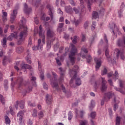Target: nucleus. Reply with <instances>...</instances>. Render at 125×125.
<instances>
[{
  "label": "nucleus",
  "mask_w": 125,
  "mask_h": 125,
  "mask_svg": "<svg viewBox=\"0 0 125 125\" xmlns=\"http://www.w3.org/2000/svg\"><path fill=\"white\" fill-rule=\"evenodd\" d=\"M115 51H116L117 52V54H116L117 58H119V54H120V50H119V49L118 48H116L115 49Z\"/></svg>",
  "instance_id": "53"
},
{
  "label": "nucleus",
  "mask_w": 125,
  "mask_h": 125,
  "mask_svg": "<svg viewBox=\"0 0 125 125\" xmlns=\"http://www.w3.org/2000/svg\"><path fill=\"white\" fill-rule=\"evenodd\" d=\"M72 73H75V75H72L73 77L71 78L69 82V84L71 87H75V86L73 85V83L74 80H76L77 79V73L76 72H73Z\"/></svg>",
  "instance_id": "14"
},
{
  "label": "nucleus",
  "mask_w": 125,
  "mask_h": 125,
  "mask_svg": "<svg viewBox=\"0 0 125 125\" xmlns=\"http://www.w3.org/2000/svg\"><path fill=\"white\" fill-rule=\"evenodd\" d=\"M113 76L116 78V79H118L119 78V73L118 71H115V74H113Z\"/></svg>",
  "instance_id": "52"
},
{
  "label": "nucleus",
  "mask_w": 125,
  "mask_h": 125,
  "mask_svg": "<svg viewBox=\"0 0 125 125\" xmlns=\"http://www.w3.org/2000/svg\"><path fill=\"white\" fill-rule=\"evenodd\" d=\"M119 86L120 88H115L116 90L117 91H119L121 93H122V94H125V91L123 90V88L125 87V82L123 81V80H119Z\"/></svg>",
  "instance_id": "2"
},
{
  "label": "nucleus",
  "mask_w": 125,
  "mask_h": 125,
  "mask_svg": "<svg viewBox=\"0 0 125 125\" xmlns=\"http://www.w3.org/2000/svg\"><path fill=\"white\" fill-rule=\"evenodd\" d=\"M105 54L108 62H111V63H113V62L115 61V60H114V59H112V58L110 57L109 50H108V49H106L105 51Z\"/></svg>",
  "instance_id": "9"
},
{
  "label": "nucleus",
  "mask_w": 125,
  "mask_h": 125,
  "mask_svg": "<svg viewBox=\"0 0 125 125\" xmlns=\"http://www.w3.org/2000/svg\"><path fill=\"white\" fill-rule=\"evenodd\" d=\"M81 50L82 51L80 53V56L84 59V58H85V56H86V54L88 53V51H87V49L85 48V47L83 46L81 48Z\"/></svg>",
  "instance_id": "5"
},
{
  "label": "nucleus",
  "mask_w": 125,
  "mask_h": 125,
  "mask_svg": "<svg viewBox=\"0 0 125 125\" xmlns=\"http://www.w3.org/2000/svg\"><path fill=\"white\" fill-rule=\"evenodd\" d=\"M65 10L67 13H71L72 11V7H71L70 6H66L65 8Z\"/></svg>",
  "instance_id": "26"
},
{
  "label": "nucleus",
  "mask_w": 125,
  "mask_h": 125,
  "mask_svg": "<svg viewBox=\"0 0 125 125\" xmlns=\"http://www.w3.org/2000/svg\"><path fill=\"white\" fill-rule=\"evenodd\" d=\"M75 72V73L73 72ZM79 72V66L78 65H74L72 69L69 71V74L71 77H73L76 73V76H78V72Z\"/></svg>",
  "instance_id": "4"
},
{
  "label": "nucleus",
  "mask_w": 125,
  "mask_h": 125,
  "mask_svg": "<svg viewBox=\"0 0 125 125\" xmlns=\"http://www.w3.org/2000/svg\"><path fill=\"white\" fill-rule=\"evenodd\" d=\"M8 27H9V25H6L4 28V33H7V30H8Z\"/></svg>",
  "instance_id": "60"
},
{
  "label": "nucleus",
  "mask_w": 125,
  "mask_h": 125,
  "mask_svg": "<svg viewBox=\"0 0 125 125\" xmlns=\"http://www.w3.org/2000/svg\"><path fill=\"white\" fill-rule=\"evenodd\" d=\"M47 48H50L51 47V40L48 39L46 42Z\"/></svg>",
  "instance_id": "33"
},
{
  "label": "nucleus",
  "mask_w": 125,
  "mask_h": 125,
  "mask_svg": "<svg viewBox=\"0 0 125 125\" xmlns=\"http://www.w3.org/2000/svg\"><path fill=\"white\" fill-rule=\"evenodd\" d=\"M16 15H17V10H14L13 14L11 15L10 21L11 24H13L15 22V19H16Z\"/></svg>",
  "instance_id": "6"
},
{
  "label": "nucleus",
  "mask_w": 125,
  "mask_h": 125,
  "mask_svg": "<svg viewBox=\"0 0 125 125\" xmlns=\"http://www.w3.org/2000/svg\"><path fill=\"white\" fill-rule=\"evenodd\" d=\"M51 84L53 88H55L57 91H60V87H59V85L58 82H51Z\"/></svg>",
  "instance_id": "13"
},
{
  "label": "nucleus",
  "mask_w": 125,
  "mask_h": 125,
  "mask_svg": "<svg viewBox=\"0 0 125 125\" xmlns=\"http://www.w3.org/2000/svg\"><path fill=\"white\" fill-rule=\"evenodd\" d=\"M24 11L25 13H26V14H29V13L32 11V9L31 8H28V5H27V3L24 4Z\"/></svg>",
  "instance_id": "16"
},
{
  "label": "nucleus",
  "mask_w": 125,
  "mask_h": 125,
  "mask_svg": "<svg viewBox=\"0 0 125 125\" xmlns=\"http://www.w3.org/2000/svg\"><path fill=\"white\" fill-rule=\"evenodd\" d=\"M118 46H124V41L119 39L117 42Z\"/></svg>",
  "instance_id": "30"
},
{
  "label": "nucleus",
  "mask_w": 125,
  "mask_h": 125,
  "mask_svg": "<svg viewBox=\"0 0 125 125\" xmlns=\"http://www.w3.org/2000/svg\"><path fill=\"white\" fill-rule=\"evenodd\" d=\"M94 60H95V62L96 64V70L97 71V70H98V69H99L100 68V67H101V64H102V62L101 61V59H98L97 58H95L94 59Z\"/></svg>",
  "instance_id": "8"
},
{
  "label": "nucleus",
  "mask_w": 125,
  "mask_h": 125,
  "mask_svg": "<svg viewBox=\"0 0 125 125\" xmlns=\"http://www.w3.org/2000/svg\"><path fill=\"white\" fill-rule=\"evenodd\" d=\"M34 21L35 22L36 25H38V24H39V20L37 18H34Z\"/></svg>",
  "instance_id": "63"
},
{
  "label": "nucleus",
  "mask_w": 125,
  "mask_h": 125,
  "mask_svg": "<svg viewBox=\"0 0 125 125\" xmlns=\"http://www.w3.org/2000/svg\"><path fill=\"white\" fill-rule=\"evenodd\" d=\"M33 117H38V111L37 110H34L32 113Z\"/></svg>",
  "instance_id": "43"
},
{
  "label": "nucleus",
  "mask_w": 125,
  "mask_h": 125,
  "mask_svg": "<svg viewBox=\"0 0 125 125\" xmlns=\"http://www.w3.org/2000/svg\"><path fill=\"white\" fill-rule=\"evenodd\" d=\"M90 117L92 119H94L96 117V112H92L91 113Z\"/></svg>",
  "instance_id": "41"
},
{
  "label": "nucleus",
  "mask_w": 125,
  "mask_h": 125,
  "mask_svg": "<svg viewBox=\"0 0 125 125\" xmlns=\"http://www.w3.org/2000/svg\"><path fill=\"white\" fill-rule=\"evenodd\" d=\"M72 118H73V115H72V112L70 111L68 113V120H69V121H71L72 120Z\"/></svg>",
  "instance_id": "48"
},
{
  "label": "nucleus",
  "mask_w": 125,
  "mask_h": 125,
  "mask_svg": "<svg viewBox=\"0 0 125 125\" xmlns=\"http://www.w3.org/2000/svg\"><path fill=\"white\" fill-rule=\"evenodd\" d=\"M41 43H42V40L41 39H39L38 40V44L37 46V47L38 48V49H39V48L40 47V45H41Z\"/></svg>",
  "instance_id": "57"
},
{
  "label": "nucleus",
  "mask_w": 125,
  "mask_h": 125,
  "mask_svg": "<svg viewBox=\"0 0 125 125\" xmlns=\"http://www.w3.org/2000/svg\"><path fill=\"white\" fill-rule=\"evenodd\" d=\"M40 74V79L42 80V81H43V80H44V75L43 74V72L41 71Z\"/></svg>",
  "instance_id": "40"
},
{
  "label": "nucleus",
  "mask_w": 125,
  "mask_h": 125,
  "mask_svg": "<svg viewBox=\"0 0 125 125\" xmlns=\"http://www.w3.org/2000/svg\"><path fill=\"white\" fill-rule=\"evenodd\" d=\"M25 105V103L23 101L19 102L17 101L16 102V104L15 105V107L16 110L23 109H24V106Z\"/></svg>",
  "instance_id": "3"
},
{
  "label": "nucleus",
  "mask_w": 125,
  "mask_h": 125,
  "mask_svg": "<svg viewBox=\"0 0 125 125\" xmlns=\"http://www.w3.org/2000/svg\"><path fill=\"white\" fill-rule=\"evenodd\" d=\"M43 87L44 89H48V87H47V84L45 83H43Z\"/></svg>",
  "instance_id": "61"
},
{
  "label": "nucleus",
  "mask_w": 125,
  "mask_h": 125,
  "mask_svg": "<svg viewBox=\"0 0 125 125\" xmlns=\"http://www.w3.org/2000/svg\"><path fill=\"white\" fill-rule=\"evenodd\" d=\"M54 36H55V33H54V32L50 30V29L47 30V37L48 40L53 38Z\"/></svg>",
  "instance_id": "11"
},
{
  "label": "nucleus",
  "mask_w": 125,
  "mask_h": 125,
  "mask_svg": "<svg viewBox=\"0 0 125 125\" xmlns=\"http://www.w3.org/2000/svg\"><path fill=\"white\" fill-rule=\"evenodd\" d=\"M71 51H72L73 52H77V48L74 45H72V47L71 48Z\"/></svg>",
  "instance_id": "50"
},
{
  "label": "nucleus",
  "mask_w": 125,
  "mask_h": 125,
  "mask_svg": "<svg viewBox=\"0 0 125 125\" xmlns=\"http://www.w3.org/2000/svg\"><path fill=\"white\" fill-rule=\"evenodd\" d=\"M102 91H105L106 89H107V85H106V83H107V82L105 81V78H103L102 77Z\"/></svg>",
  "instance_id": "10"
},
{
  "label": "nucleus",
  "mask_w": 125,
  "mask_h": 125,
  "mask_svg": "<svg viewBox=\"0 0 125 125\" xmlns=\"http://www.w3.org/2000/svg\"><path fill=\"white\" fill-rule=\"evenodd\" d=\"M75 80H76L75 84L76 85H81V84H82V82L81 81V79L77 78V77H76V79Z\"/></svg>",
  "instance_id": "28"
},
{
  "label": "nucleus",
  "mask_w": 125,
  "mask_h": 125,
  "mask_svg": "<svg viewBox=\"0 0 125 125\" xmlns=\"http://www.w3.org/2000/svg\"><path fill=\"white\" fill-rule=\"evenodd\" d=\"M56 62H57V63L59 66H61L62 65L61 62H60V61H59V60L56 59Z\"/></svg>",
  "instance_id": "64"
},
{
  "label": "nucleus",
  "mask_w": 125,
  "mask_h": 125,
  "mask_svg": "<svg viewBox=\"0 0 125 125\" xmlns=\"http://www.w3.org/2000/svg\"><path fill=\"white\" fill-rule=\"evenodd\" d=\"M95 104V102H94V101H91V104L90 106V109H92V108H93L94 107Z\"/></svg>",
  "instance_id": "49"
},
{
  "label": "nucleus",
  "mask_w": 125,
  "mask_h": 125,
  "mask_svg": "<svg viewBox=\"0 0 125 125\" xmlns=\"http://www.w3.org/2000/svg\"><path fill=\"white\" fill-rule=\"evenodd\" d=\"M98 13L97 12H93L92 13V19H96L98 18Z\"/></svg>",
  "instance_id": "29"
},
{
  "label": "nucleus",
  "mask_w": 125,
  "mask_h": 125,
  "mask_svg": "<svg viewBox=\"0 0 125 125\" xmlns=\"http://www.w3.org/2000/svg\"><path fill=\"white\" fill-rule=\"evenodd\" d=\"M108 73V70L106 68H104V70L103 71V72L102 73V76H104V75H106Z\"/></svg>",
  "instance_id": "45"
},
{
  "label": "nucleus",
  "mask_w": 125,
  "mask_h": 125,
  "mask_svg": "<svg viewBox=\"0 0 125 125\" xmlns=\"http://www.w3.org/2000/svg\"><path fill=\"white\" fill-rule=\"evenodd\" d=\"M5 124L7 125H10V119H9V118L8 116H5Z\"/></svg>",
  "instance_id": "25"
},
{
  "label": "nucleus",
  "mask_w": 125,
  "mask_h": 125,
  "mask_svg": "<svg viewBox=\"0 0 125 125\" xmlns=\"http://www.w3.org/2000/svg\"><path fill=\"white\" fill-rule=\"evenodd\" d=\"M73 43H77V36L74 37V39L72 40Z\"/></svg>",
  "instance_id": "56"
},
{
  "label": "nucleus",
  "mask_w": 125,
  "mask_h": 125,
  "mask_svg": "<svg viewBox=\"0 0 125 125\" xmlns=\"http://www.w3.org/2000/svg\"><path fill=\"white\" fill-rule=\"evenodd\" d=\"M23 115H24V112L22 110H21L17 114V117H19L21 123H22L23 121Z\"/></svg>",
  "instance_id": "17"
},
{
  "label": "nucleus",
  "mask_w": 125,
  "mask_h": 125,
  "mask_svg": "<svg viewBox=\"0 0 125 125\" xmlns=\"http://www.w3.org/2000/svg\"><path fill=\"white\" fill-rule=\"evenodd\" d=\"M88 25H89V22L88 21H85L83 25L84 29H87L88 28Z\"/></svg>",
  "instance_id": "38"
},
{
  "label": "nucleus",
  "mask_w": 125,
  "mask_h": 125,
  "mask_svg": "<svg viewBox=\"0 0 125 125\" xmlns=\"http://www.w3.org/2000/svg\"><path fill=\"white\" fill-rule=\"evenodd\" d=\"M40 2H41V0H36L35 3V6L36 8L39 7V4H40Z\"/></svg>",
  "instance_id": "55"
},
{
  "label": "nucleus",
  "mask_w": 125,
  "mask_h": 125,
  "mask_svg": "<svg viewBox=\"0 0 125 125\" xmlns=\"http://www.w3.org/2000/svg\"><path fill=\"white\" fill-rule=\"evenodd\" d=\"M30 81L31 83H32V85H36L37 82H36V81H37V78H36V77H31Z\"/></svg>",
  "instance_id": "21"
},
{
  "label": "nucleus",
  "mask_w": 125,
  "mask_h": 125,
  "mask_svg": "<svg viewBox=\"0 0 125 125\" xmlns=\"http://www.w3.org/2000/svg\"><path fill=\"white\" fill-rule=\"evenodd\" d=\"M7 61H8V59H7L6 57H4L2 62V63L4 66V65H6V62H7Z\"/></svg>",
  "instance_id": "37"
},
{
  "label": "nucleus",
  "mask_w": 125,
  "mask_h": 125,
  "mask_svg": "<svg viewBox=\"0 0 125 125\" xmlns=\"http://www.w3.org/2000/svg\"><path fill=\"white\" fill-rule=\"evenodd\" d=\"M85 1H86V3H87L88 5V8H89V11L91 10V6H90V1H91L92 0H84Z\"/></svg>",
  "instance_id": "34"
},
{
  "label": "nucleus",
  "mask_w": 125,
  "mask_h": 125,
  "mask_svg": "<svg viewBox=\"0 0 125 125\" xmlns=\"http://www.w3.org/2000/svg\"><path fill=\"white\" fill-rule=\"evenodd\" d=\"M23 50H24V48L22 46L18 47L16 49V51L18 53H21V52H23Z\"/></svg>",
  "instance_id": "27"
},
{
  "label": "nucleus",
  "mask_w": 125,
  "mask_h": 125,
  "mask_svg": "<svg viewBox=\"0 0 125 125\" xmlns=\"http://www.w3.org/2000/svg\"><path fill=\"white\" fill-rule=\"evenodd\" d=\"M47 7L49 9V15H50L51 20H52L53 19V13L52 12L51 7L50 6V5H48Z\"/></svg>",
  "instance_id": "20"
},
{
  "label": "nucleus",
  "mask_w": 125,
  "mask_h": 125,
  "mask_svg": "<svg viewBox=\"0 0 125 125\" xmlns=\"http://www.w3.org/2000/svg\"><path fill=\"white\" fill-rule=\"evenodd\" d=\"M28 105L29 106H31V107H34V106H36L35 103H32L31 102H28Z\"/></svg>",
  "instance_id": "54"
},
{
  "label": "nucleus",
  "mask_w": 125,
  "mask_h": 125,
  "mask_svg": "<svg viewBox=\"0 0 125 125\" xmlns=\"http://www.w3.org/2000/svg\"><path fill=\"white\" fill-rule=\"evenodd\" d=\"M24 81V79L22 77H18L17 80V82L19 83V87H20L21 86H22V83H23V82Z\"/></svg>",
  "instance_id": "19"
},
{
  "label": "nucleus",
  "mask_w": 125,
  "mask_h": 125,
  "mask_svg": "<svg viewBox=\"0 0 125 125\" xmlns=\"http://www.w3.org/2000/svg\"><path fill=\"white\" fill-rule=\"evenodd\" d=\"M0 101L1 102L3 105L5 104V100H4V98L3 97V95H0Z\"/></svg>",
  "instance_id": "32"
},
{
  "label": "nucleus",
  "mask_w": 125,
  "mask_h": 125,
  "mask_svg": "<svg viewBox=\"0 0 125 125\" xmlns=\"http://www.w3.org/2000/svg\"><path fill=\"white\" fill-rule=\"evenodd\" d=\"M120 58H121V59H122V60H125V55H124V54H123V53H122L120 54Z\"/></svg>",
  "instance_id": "59"
},
{
  "label": "nucleus",
  "mask_w": 125,
  "mask_h": 125,
  "mask_svg": "<svg viewBox=\"0 0 125 125\" xmlns=\"http://www.w3.org/2000/svg\"><path fill=\"white\" fill-rule=\"evenodd\" d=\"M38 116L39 117V119H42V118L43 117V112L42 111L40 112L38 114Z\"/></svg>",
  "instance_id": "47"
},
{
  "label": "nucleus",
  "mask_w": 125,
  "mask_h": 125,
  "mask_svg": "<svg viewBox=\"0 0 125 125\" xmlns=\"http://www.w3.org/2000/svg\"><path fill=\"white\" fill-rule=\"evenodd\" d=\"M87 125V121H80V125Z\"/></svg>",
  "instance_id": "39"
},
{
  "label": "nucleus",
  "mask_w": 125,
  "mask_h": 125,
  "mask_svg": "<svg viewBox=\"0 0 125 125\" xmlns=\"http://www.w3.org/2000/svg\"><path fill=\"white\" fill-rule=\"evenodd\" d=\"M99 84H100V82L98 81H96L95 82L94 87L95 89H97V88L98 87V85H99Z\"/></svg>",
  "instance_id": "42"
},
{
  "label": "nucleus",
  "mask_w": 125,
  "mask_h": 125,
  "mask_svg": "<svg viewBox=\"0 0 125 125\" xmlns=\"http://www.w3.org/2000/svg\"><path fill=\"white\" fill-rule=\"evenodd\" d=\"M22 20L21 21V23L20 24V28L22 29V31L20 33L19 35V40L18 41V45H20L23 43L24 41H25V37L27 36V31L28 28L27 26L24 25L23 21L26 22V19L22 17Z\"/></svg>",
  "instance_id": "1"
},
{
  "label": "nucleus",
  "mask_w": 125,
  "mask_h": 125,
  "mask_svg": "<svg viewBox=\"0 0 125 125\" xmlns=\"http://www.w3.org/2000/svg\"><path fill=\"white\" fill-rule=\"evenodd\" d=\"M61 87L64 93H67V91L66 90V88H65V86L63 84L61 85Z\"/></svg>",
  "instance_id": "44"
},
{
  "label": "nucleus",
  "mask_w": 125,
  "mask_h": 125,
  "mask_svg": "<svg viewBox=\"0 0 125 125\" xmlns=\"http://www.w3.org/2000/svg\"><path fill=\"white\" fill-rule=\"evenodd\" d=\"M39 36L40 37H44V35H43V34H42V25H41L39 27Z\"/></svg>",
  "instance_id": "24"
},
{
  "label": "nucleus",
  "mask_w": 125,
  "mask_h": 125,
  "mask_svg": "<svg viewBox=\"0 0 125 125\" xmlns=\"http://www.w3.org/2000/svg\"><path fill=\"white\" fill-rule=\"evenodd\" d=\"M104 95L105 96L104 97V99L105 102H108V101H109L110 99L112 98V97L113 95H114V94L111 92H107Z\"/></svg>",
  "instance_id": "7"
},
{
  "label": "nucleus",
  "mask_w": 125,
  "mask_h": 125,
  "mask_svg": "<svg viewBox=\"0 0 125 125\" xmlns=\"http://www.w3.org/2000/svg\"><path fill=\"white\" fill-rule=\"evenodd\" d=\"M46 98L47 104H48V105H50V104L52 103V97L51 96V95L47 94L46 95Z\"/></svg>",
  "instance_id": "15"
},
{
  "label": "nucleus",
  "mask_w": 125,
  "mask_h": 125,
  "mask_svg": "<svg viewBox=\"0 0 125 125\" xmlns=\"http://www.w3.org/2000/svg\"><path fill=\"white\" fill-rule=\"evenodd\" d=\"M69 60L72 63V66L75 64V61L76 60V58L75 56H69Z\"/></svg>",
  "instance_id": "22"
},
{
  "label": "nucleus",
  "mask_w": 125,
  "mask_h": 125,
  "mask_svg": "<svg viewBox=\"0 0 125 125\" xmlns=\"http://www.w3.org/2000/svg\"><path fill=\"white\" fill-rule=\"evenodd\" d=\"M7 39L6 38V37H4L3 38V41H2V44L3 45H6V42H7Z\"/></svg>",
  "instance_id": "46"
},
{
  "label": "nucleus",
  "mask_w": 125,
  "mask_h": 125,
  "mask_svg": "<svg viewBox=\"0 0 125 125\" xmlns=\"http://www.w3.org/2000/svg\"><path fill=\"white\" fill-rule=\"evenodd\" d=\"M121 125V117L117 116L116 119V125Z\"/></svg>",
  "instance_id": "31"
},
{
  "label": "nucleus",
  "mask_w": 125,
  "mask_h": 125,
  "mask_svg": "<svg viewBox=\"0 0 125 125\" xmlns=\"http://www.w3.org/2000/svg\"><path fill=\"white\" fill-rule=\"evenodd\" d=\"M104 12H105V9L104 8H101L99 12L100 15L103 16L104 15Z\"/></svg>",
  "instance_id": "35"
},
{
  "label": "nucleus",
  "mask_w": 125,
  "mask_h": 125,
  "mask_svg": "<svg viewBox=\"0 0 125 125\" xmlns=\"http://www.w3.org/2000/svg\"><path fill=\"white\" fill-rule=\"evenodd\" d=\"M13 39H18V36L17 35V32H14L11 33V35L7 37L8 41L11 42Z\"/></svg>",
  "instance_id": "12"
},
{
  "label": "nucleus",
  "mask_w": 125,
  "mask_h": 125,
  "mask_svg": "<svg viewBox=\"0 0 125 125\" xmlns=\"http://www.w3.org/2000/svg\"><path fill=\"white\" fill-rule=\"evenodd\" d=\"M70 1V3L73 5V6H75L76 5V3L74 1V0H69Z\"/></svg>",
  "instance_id": "58"
},
{
  "label": "nucleus",
  "mask_w": 125,
  "mask_h": 125,
  "mask_svg": "<svg viewBox=\"0 0 125 125\" xmlns=\"http://www.w3.org/2000/svg\"><path fill=\"white\" fill-rule=\"evenodd\" d=\"M85 58L86 59L87 63H90V62H91L92 58H91V56L90 55H88L86 57H85Z\"/></svg>",
  "instance_id": "36"
},
{
  "label": "nucleus",
  "mask_w": 125,
  "mask_h": 125,
  "mask_svg": "<svg viewBox=\"0 0 125 125\" xmlns=\"http://www.w3.org/2000/svg\"><path fill=\"white\" fill-rule=\"evenodd\" d=\"M21 70H23V69H29V70H32V66L28 64H21Z\"/></svg>",
  "instance_id": "18"
},
{
  "label": "nucleus",
  "mask_w": 125,
  "mask_h": 125,
  "mask_svg": "<svg viewBox=\"0 0 125 125\" xmlns=\"http://www.w3.org/2000/svg\"><path fill=\"white\" fill-rule=\"evenodd\" d=\"M76 52H73L71 51L70 55H69V56H75V55H76Z\"/></svg>",
  "instance_id": "62"
},
{
  "label": "nucleus",
  "mask_w": 125,
  "mask_h": 125,
  "mask_svg": "<svg viewBox=\"0 0 125 125\" xmlns=\"http://www.w3.org/2000/svg\"><path fill=\"white\" fill-rule=\"evenodd\" d=\"M63 27H64L63 23H59V25H58V31H59L60 32H62L63 30L62 29H62V28H63Z\"/></svg>",
  "instance_id": "23"
},
{
  "label": "nucleus",
  "mask_w": 125,
  "mask_h": 125,
  "mask_svg": "<svg viewBox=\"0 0 125 125\" xmlns=\"http://www.w3.org/2000/svg\"><path fill=\"white\" fill-rule=\"evenodd\" d=\"M73 10L75 12L76 14H78L80 12V11H79V9L76 7H74L73 8Z\"/></svg>",
  "instance_id": "51"
}]
</instances>
